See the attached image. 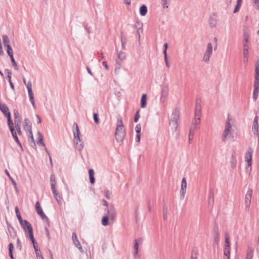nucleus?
<instances>
[{
    "label": "nucleus",
    "instance_id": "f257e3e1",
    "mask_svg": "<svg viewBox=\"0 0 259 259\" xmlns=\"http://www.w3.org/2000/svg\"><path fill=\"white\" fill-rule=\"evenodd\" d=\"M250 37L249 30L247 28H244L243 31V62L246 64L248 58L249 46L248 42Z\"/></svg>",
    "mask_w": 259,
    "mask_h": 259
},
{
    "label": "nucleus",
    "instance_id": "f03ea898",
    "mask_svg": "<svg viewBox=\"0 0 259 259\" xmlns=\"http://www.w3.org/2000/svg\"><path fill=\"white\" fill-rule=\"evenodd\" d=\"M73 126L75 127V131L73 132L75 148L78 151H81L83 147V143L81 140V135L79 132V128L76 122L73 123Z\"/></svg>",
    "mask_w": 259,
    "mask_h": 259
},
{
    "label": "nucleus",
    "instance_id": "7ed1b4c3",
    "mask_svg": "<svg viewBox=\"0 0 259 259\" xmlns=\"http://www.w3.org/2000/svg\"><path fill=\"white\" fill-rule=\"evenodd\" d=\"M180 117V111L178 109H175L172 113L169 124L171 125L175 131H176L178 127V120Z\"/></svg>",
    "mask_w": 259,
    "mask_h": 259
},
{
    "label": "nucleus",
    "instance_id": "20e7f679",
    "mask_svg": "<svg viewBox=\"0 0 259 259\" xmlns=\"http://www.w3.org/2000/svg\"><path fill=\"white\" fill-rule=\"evenodd\" d=\"M125 136V130L124 126H117L115 133V137L117 142H122Z\"/></svg>",
    "mask_w": 259,
    "mask_h": 259
},
{
    "label": "nucleus",
    "instance_id": "39448f33",
    "mask_svg": "<svg viewBox=\"0 0 259 259\" xmlns=\"http://www.w3.org/2000/svg\"><path fill=\"white\" fill-rule=\"evenodd\" d=\"M212 54V46L210 42H209L207 45L206 50L205 52L204 56L203 57V61L208 63L209 61L210 58Z\"/></svg>",
    "mask_w": 259,
    "mask_h": 259
},
{
    "label": "nucleus",
    "instance_id": "423d86ee",
    "mask_svg": "<svg viewBox=\"0 0 259 259\" xmlns=\"http://www.w3.org/2000/svg\"><path fill=\"white\" fill-rule=\"evenodd\" d=\"M0 110L3 112L4 115L7 117L8 124H10L12 123H13L11 119V113L8 106L5 104H1Z\"/></svg>",
    "mask_w": 259,
    "mask_h": 259
},
{
    "label": "nucleus",
    "instance_id": "0eeeda50",
    "mask_svg": "<svg viewBox=\"0 0 259 259\" xmlns=\"http://www.w3.org/2000/svg\"><path fill=\"white\" fill-rule=\"evenodd\" d=\"M17 217L18 219V221L20 223L21 226L25 231V233H27V230L29 229V228L32 227L31 225L27 220H23L21 214L17 215Z\"/></svg>",
    "mask_w": 259,
    "mask_h": 259
},
{
    "label": "nucleus",
    "instance_id": "6e6552de",
    "mask_svg": "<svg viewBox=\"0 0 259 259\" xmlns=\"http://www.w3.org/2000/svg\"><path fill=\"white\" fill-rule=\"evenodd\" d=\"M168 85L163 84L162 86L161 90V96L160 98V102L162 103H164L168 96Z\"/></svg>",
    "mask_w": 259,
    "mask_h": 259
},
{
    "label": "nucleus",
    "instance_id": "1a4fd4ad",
    "mask_svg": "<svg viewBox=\"0 0 259 259\" xmlns=\"http://www.w3.org/2000/svg\"><path fill=\"white\" fill-rule=\"evenodd\" d=\"M35 209L37 213L41 217V218L46 221L47 223H49V220L46 215L44 213L41 207L40 203L38 201H37L35 203Z\"/></svg>",
    "mask_w": 259,
    "mask_h": 259
},
{
    "label": "nucleus",
    "instance_id": "9d476101",
    "mask_svg": "<svg viewBox=\"0 0 259 259\" xmlns=\"http://www.w3.org/2000/svg\"><path fill=\"white\" fill-rule=\"evenodd\" d=\"M253 149L251 147H249L245 153V158L247 162L248 166H251L252 164V158L253 154Z\"/></svg>",
    "mask_w": 259,
    "mask_h": 259
},
{
    "label": "nucleus",
    "instance_id": "9b49d317",
    "mask_svg": "<svg viewBox=\"0 0 259 259\" xmlns=\"http://www.w3.org/2000/svg\"><path fill=\"white\" fill-rule=\"evenodd\" d=\"M8 125L9 126L10 132H11L13 138L14 139L15 142L21 147V148L22 149V145H21L20 141L19 140V139L17 136V133L15 130L13 123H12L11 124H8Z\"/></svg>",
    "mask_w": 259,
    "mask_h": 259
},
{
    "label": "nucleus",
    "instance_id": "f8f14e48",
    "mask_svg": "<svg viewBox=\"0 0 259 259\" xmlns=\"http://www.w3.org/2000/svg\"><path fill=\"white\" fill-rule=\"evenodd\" d=\"M231 125L229 121L228 120L226 123V126L225 128L223 134V137H222V141L225 142L227 138V136L229 135V134L231 132Z\"/></svg>",
    "mask_w": 259,
    "mask_h": 259
},
{
    "label": "nucleus",
    "instance_id": "ddd939ff",
    "mask_svg": "<svg viewBox=\"0 0 259 259\" xmlns=\"http://www.w3.org/2000/svg\"><path fill=\"white\" fill-rule=\"evenodd\" d=\"M107 215L111 220L113 221L116 215V209L113 205H111L107 209Z\"/></svg>",
    "mask_w": 259,
    "mask_h": 259
},
{
    "label": "nucleus",
    "instance_id": "4468645a",
    "mask_svg": "<svg viewBox=\"0 0 259 259\" xmlns=\"http://www.w3.org/2000/svg\"><path fill=\"white\" fill-rule=\"evenodd\" d=\"M252 190L249 189L247 190L245 196V205L246 208L249 207L251 203V199L252 196Z\"/></svg>",
    "mask_w": 259,
    "mask_h": 259
},
{
    "label": "nucleus",
    "instance_id": "2eb2a0df",
    "mask_svg": "<svg viewBox=\"0 0 259 259\" xmlns=\"http://www.w3.org/2000/svg\"><path fill=\"white\" fill-rule=\"evenodd\" d=\"M218 20L215 14H213L210 16L209 19V26L212 28L217 26Z\"/></svg>",
    "mask_w": 259,
    "mask_h": 259
},
{
    "label": "nucleus",
    "instance_id": "dca6fc26",
    "mask_svg": "<svg viewBox=\"0 0 259 259\" xmlns=\"http://www.w3.org/2000/svg\"><path fill=\"white\" fill-rule=\"evenodd\" d=\"M23 127L24 130L27 133L32 131V124L28 118L24 119Z\"/></svg>",
    "mask_w": 259,
    "mask_h": 259
},
{
    "label": "nucleus",
    "instance_id": "f3484780",
    "mask_svg": "<svg viewBox=\"0 0 259 259\" xmlns=\"http://www.w3.org/2000/svg\"><path fill=\"white\" fill-rule=\"evenodd\" d=\"M27 231H28V233L29 238H30V240L31 241L32 244H33L34 248L37 247V242L35 241V240L34 239V236H33V228H32V227L29 228V229L27 230Z\"/></svg>",
    "mask_w": 259,
    "mask_h": 259
},
{
    "label": "nucleus",
    "instance_id": "a211bd4d",
    "mask_svg": "<svg viewBox=\"0 0 259 259\" xmlns=\"http://www.w3.org/2000/svg\"><path fill=\"white\" fill-rule=\"evenodd\" d=\"M254 84L259 85V63H256L255 69Z\"/></svg>",
    "mask_w": 259,
    "mask_h": 259
},
{
    "label": "nucleus",
    "instance_id": "6ab92c4d",
    "mask_svg": "<svg viewBox=\"0 0 259 259\" xmlns=\"http://www.w3.org/2000/svg\"><path fill=\"white\" fill-rule=\"evenodd\" d=\"M72 240L73 241V243L75 245V246L79 250H81L82 246H81L79 240H78L77 235L75 232H73L72 233Z\"/></svg>",
    "mask_w": 259,
    "mask_h": 259
},
{
    "label": "nucleus",
    "instance_id": "aec40b11",
    "mask_svg": "<svg viewBox=\"0 0 259 259\" xmlns=\"http://www.w3.org/2000/svg\"><path fill=\"white\" fill-rule=\"evenodd\" d=\"M214 243L218 244L220 240L219 232L218 226L213 229Z\"/></svg>",
    "mask_w": 259,
    "mask_h": 259
},
{
    "label": "nucleus",
    "instance_id": "412c9836",
    "mask_svg": "<svg viewBox=\"0 0 259 259\" xmlns=\"http://www.w3.org/2000/svg\"><path fill=\"white\" fill-rule=\"evenodd\" d=\"M28 96L29 98V100L30 102L31 103L32 106L34 109H36V105L34 102V97H33V94L32 92V90L30 89V88H28Z\"/></svg>",
    "mask_w": 259,
    "mask_h": 259
},
{
    "label": "nucleus",
    "instance_id": "4be33fe9",
    "mask_svg": "<svg viewBox=\"0 0 259 259\" xmlns=\"http://www.w3.org/2000/svg\"><path fill=\"white\" fill-rule=\"evenodd\" d=\"M28 141L32 147L36 148V144L33 136L32 131L28 132Z\"/></svg>",
    "mask_w": 259,
    "mask_h": 259
},
{
    "label": "nucleus",
    "instance_id": "5701e85b",
    "mask_svg": "<svg viewBox=\"0 0 259 259\" xmlns=\"http://www.w3.org/2000/svg\"><path fill=\"white\" fill-rule=\"evenodd\" d=\"M253 99L255 101L257 99L259 93V85L253 84Z\"/></svg>",
    "mask_w": 259,
    "mask_h": 259
},
{
    "label": "nucleus",
    "instance_id": "b1692460",
    "mask_svg": "<svg viewBox=\"0 0 259 259\" xmlns=\"http://www.w3.org/2000/svg\"><path fill=\"white\" fill-rule=\"evenodd\" d=\"M38 138L37 140V143L38 145H41L43 146H45V144L44 142V136L42 134L40 133V132H37Z\"/></svg>",
    "mask_w": 259,
    "mask_h": 259
},
{
    "label": "nucleus",
    "instance_id": "393cba45",
    "mask_svg": "<svg viewBox=\"0 0 259 259\" xmlns=\"http://www.w3.org/2000/svg\"><path fill=\"white\" fill-rule=\"evenodd\" d=\"M147 104V95L146 94H143L141 99V107L142 108H144L146 107Z\"/></svg>",
    "mask_w": 259,
    "mask_h": 259
},
{
    "label": "nucleus",
    "instance_id": "a878e982",
    "mask_svg": "<svg viewBox=\"0 0 259 259\" xmlns=\"http://www.w3.org/2000/svg\"><path fill=\"white\" fill-rule=\"evenodd\" d=\"M224 259H230V247H224Z\"/></svg>",
    "mask_w": 259,
    "mask_h": 259
},
{
    "label": "nucleus",
    "instance_id": "bb28decb",
    "mask_svg": "<svg viewBox=\"0 0 259 259\" xmlns=\"http://www.w3.org/2000/svg\"><path fill=\"white\" fill-rule=\"evenodd\" d=\"M89 174L90 183L92 184H93L95 182V179L94 178V171L93 169H90L89 170Z\"/></svg>",
    "mask_w": 259,
    "mask_h": 259
},
{
    "label": "nucleus",
    "instance_id": "cd10ccee",
    "mask_svg": "<svg viewBox=\"0 0 259 259\" xmlns=\"http://www.w3.org/2000/svg\"><path fill=\"white\" fill-rule=\"evenodd\" d=\"M214 203V192L212 189L210 190L209 194V200L208 203L209 205H213Z\"/></svg>",
    "mask_w": 259,
    "mask_h": 259
},
{
    "label": "nucleus",
    "instance_id": "c85d7f7f",
    "mask_svg": "<svg viewBox=\"0 0 259 259\" xmlns=\"http://www.w3.org/2000/svg\"><path fill=\"white\" fill-rule=\"evenodd\" d=\"M147 13V8L146 5H142L140 8V14L141 16H145Z\"/></svg>",
    "mask_w": 259,
    "mask_h": 259
},
{
    "label": "nucleus",
    "instance_id": "c756f323",
    "mask_svg": "<svg viewBox=\"0 0 259 259\" xmlns=\"http://www.w3.org/2000/svg\"><path fill=\"white\" fill-rule=\"evenodd\" d=\"M3 42L4 47L9 46L10 45V39L7 35H3Z\"/></svg>",
    "mask_w": 259,
    "mask_h": 259
},
{
    "label": "nucleus",
    "instance_id": "7c9ffc66",
    "mask_svg": "<svg viewBox=\"0 0 259 259\" xmlns=\"http://www.w3.org/2000/svg\"><path fill=\"white\" fill-rule=\"evenodd\" d=\"M134 255L136 257V255L138 254V249H139L138 241L137 239H135L134 240Z\"/></svg>",
    "mask_w": 259,
    "mask_h": 259
},
{
    "label": "nucleus",
    "instance_id": "2f4dec72",
    "mask_svg": "<svg viewBox=\"0 0 259 259\" xmlns=\"http://www.w3.org/2000/svg\"><path fill=\"white\" fill-rule=\"evenodd\" d=\"M14 245L12 243H10L9 244V255L11 259H14V255H13V250H14Z\"/></svg>",
    "mask_w": 259,
    "mask_h": 259
},
{
    "label": "nucleus",
    "instance_id": "473e14b6",
    "mask_svg": "<svg viewBox=\"0 0 259 259\" xmlns=\"http://www.w3.org/2000/svg\"><path fill=\"white\" fill-rule=\"evenodd\" d=\"M54 196L55 198L56 199V201H57L58 203L60 205L62 204V198L59 195V193L56 192L55 193H53Z\"/></svg>",
    "mask_w": 259,
    "mask_h": 259
},
{
    "label": "nucleus",
    "instance_id": "72a5a7b5",
    "mask_svg": "<svg viewBox=\"0 0 259 259\" xmlns=\"http://www.w3.org/2000/svg\"><path fill=\"white\" fill-rule=\"evenodd\" d=\"M163 218L164 220L167 219L168 208L167 207L164 205L163 206Z\"/></svg>",
    "mask_w": 259,
    "mask_h": 259
},
{
    "label": "nucleus",
    "instance_id": "f704fd0d",
    "mask_svg": "<svg viewBox=\"0 0 259 259\" xmlns=\"http://www.w3.org/2000/svg\"><path fill=\"white\" fill-rule=\"evenodd\" d=\"M198 255V250L197 249H193L192 251L190 259H197Z\"/></svg>",
    "mask_w": 259,
    "mask_h": 259
},
{
    "label": "nucleus",
    "instance_id": "c9c22d12",
    "mask_svg": "<svg viewBox=\"0 0 259 259\" xmlns=\"http://www.w3.org/2000/svg\"><path fill=\"white\" fill-rule=\"evenodd\" d=\"M110 218L107 216H104L102 219V224L104 226H106L109 224V219Z\"/></svg>",
    "mask_w": 259,
    "mask_h": 259
},
{
    "label": "nucleus",
    "instance_id": "e433bc0d",
    "mask_svg": "<svg viewBox=\"0 0 259 259\" xmlns=\"http://www.w3.org/2000/svg\"><path fill=\"white\" fill-rule=\"evenodd\" d=\"M120 37H121L122 48V49H124L125 45L126 43V40L125 37L123 35V32H121V33H120Z\"/></svg>",
    "mask_w": 259,
    "mask_h": 259
},
{
    "label": "nucleus",
    "instance_id": "4c0bfd02",
    "mask_svg": "<svg viewBox=\"0 0 259 259\" xmlns=\"http://www.w3.org/2000/svg\"><path fill=\"white\" fill-rule=\"evenodd\" d=\"M236 159H235V154H232L231 160V166L232 168H234L236 166Z\"/></svg>",
    "mask_w": 259,
    "mask_h": 259
},
{
    "label": "nucleus",
    "instance_id": "58836bf2",
    "mask_svg": "<svg viewBox=\"0 0 259 259\" xmlns=\"http://www.w3.org/2000/svg\"><path fill=\"white\" fill-rule=\"evenodd\" d=\"M23 81L24 84L26 86L27 90L28 91V88H30V89L32 90V83L31 81H28L27 82H26V80L25 77H23Z\"/></svg>",
    "mask_w": 259,
    "mask_h": 259
},
{
    "label": "nucleus",
    "instance_id": "ea45409f",
    "mask_svg": "<svg viewBox=\"0 0 259 259\" xmlns=\"http://www.w3.org/2000/svg\"><path fill=\"white\" fill-rule=\"evenodd\" d=\"M118 59L120 60H123L126 58V54L123 52H120L117 55Z\"/></svg>",
    "mask_w": 259,
    "mask_h": 259
},
{
    "label": "nucleus",
    "instance_id": "a19ab883",
    "mask_svg": "<svg viewBox=\"0 0 259 259\" xmlns=\"http://www.w3.org/2000/svg\"><path fill=\"white\" fill-rule=\"evenodd\" d=\"M7 48V52L10 57H13V51L11 46L5 47Z\"/></svg>",
    "mask_w": 259,
    "mask_h": 259
},
{
    "label": "nucleus",
    "instance_id": "79ce46f5",
    "mask_svg": "<svg viewBox=\"0 0 259 259\" xmlns=\"http://www.w3.org/2000/svg\"><path fill=\"white\" fill-rule=\"evenodd\" d=\"M258 128V122H257V117L256 116L254 119V121L252 125V129L256 130Z\"/></svg>",
    "mask_w": 259,
    "mask_h": 259
},
{
    "label": "nucleus",
    "instance_id": "37998d69",
    "mask_svg": "<svg viewBox=\"0 0 259 259\" xmlns=\"http://www.w3.org/2000/svg\"><path fill=\"white\" fill-rule=\"evenodd\" d=\"M170 0H161V5L163 9L167 8Z\"/></svg>",
    "mask_w": 259,
    "mask_h": 259
},
{
    "label": "nucleus",
    "instance_id": "c03bdc74",
    "mask_svg": "<svg viewBox=\"0 0 259 259\" xmlns=\"http://www.w3.org/2000/svg\"><path fill=\"white\" fill-rule=\"evenodd\" d=\"M201 115V108H195V117H200Z\"/></svg>",
    "mask_w": 259,
    "mask_h": 259
},
{
    "label": "nucleus",
    "instance_id": "a18cd8bd",
    "mask_svg": "<svg viewBox=\"0 0 259 259\" xmlns=\"http://www.w3.org/2000/svg\"><path fill=\"white\" fill-rule=\"evenodd\" d=\"M10 58H11V61L12 63L13 66H14L15 69L16 70H18L19 69V68H18V66L17 65L16 62L15 61V60L14 58V56L10 57Z\"/></svg>",
    "mask_w": 259,
    "mask_h": 259
},
{
    "label": "nucleus",
    "instance_id": "49530a36",
    "mask_svg": "<svg viewBox=\"0 0 259 259\" xmlns=\"http://www.w3.org/2000/svg\"><path fill=\"white\" fill-rule=\"evenodd\" d=\"M186 192V189L185 188H181L180 190V199L181 200L183 199L185 197V194Z\"/></svg>",
    "mask_w": 259,
    "mask_h": 259
},
{
    "label": "nucleus",
    "instance_id": "de8ad7c7",
    "mask_svg": "<svg viewBox=\"0 0 259 259\" xmlns=\"http://www.w3.org/2000/svg\"><path fill=\"white\" fill-rule=\"evenodd\" d=\"M117 126H124L122 122V118L120 115H118L117 117Z\"/></svg>",
    "mask_w": 259,
    "mask_h": 259
},
{
    "label": "nucleus",
    "instance_id": "09e8293b",
    "mask_svg": "<svg viewBox=\"0 0 259 259\" xmlns=\"http://www.w3.org/2000/svg\"><path fill=\"white\" fill-rule=\"evenodd\" d=\"M16 247L19 250H21L22 248V245L21 242L19 238H18L17 239Z\"/></svg>",
    "mask_w": 259,
    "mask_h": 259
},
{
    "label": "nucleus",
    "instance_id": "8fccbe9b",
    "mask_svg": "<svg viewBox=\"0 0 259 259\" xmlns=\"http://www.w3.org/2000/svg\"><path fill=\"white\" fill-rule=\"evenodd\" d=\"M93 118H94L95 122L96 124H98L99 123V119L98 117V114L97 113H94L93 114Z\"/></svg>",
    "mask_w": 259,
    "mask_h": 259
},
{
    "label": "nucleus",
    "instance_id": "3c124183",
    "mask_svg": "<svg viewBox=\"0 0 259 259\" xmlns=\"http://www.w3.org/2000/svg\"><path fill=\"white\" fill-rule=\"evenodd\" d=\"M181 188H187V181L185 178H183L182 179Z\"/></svg>",
    "mask_w": 259,
    "mask_h": 259
},
{
    "label": "nucleus",
    "instance_id": "603ef678",
    "mask_svg": "<svg viewBox=\"0 0 259 259\" xmlns=\"http://www.w3.org/2000/svg\"><path fill=\"white\" fill-rule=\"evenodd\" d=\"M140 117V110H138L135 114V117H134V122H138L139 119Z\"/></svg>",
    "mask_w": 259,
    "mask_h": 259
},
{
    "label": "nucleus",
    "instance_id": "864d4df0",
    "mask_svg": "<svg viewBox=\"0 0 259 259\" xmlns=\"http://www.w3.org/2000/svg\"><path fill=\"white\" fill-rule=\"evenodd\" d=\"M225 247H230V244L229 241V237L228 236H225Z\"/></svg>",
    "mask_w": 259,
    "mask_h": 259
},
{
    "label": "nucleus",
    "instance_id": "5fc2aeb1",
    "mask_svg": "<svg viewBox=\"0 0 259 259\" xmlns=\"http://www.w3.org/2000/svg\"><path fill=\"white\" fill-rule=\"evenodd\" d=\"M193 123L195 125H198L200 123V117H195Z\"/></svg>",
    "mask_w": 259,
    "mask_h": 259
},
{
    "label": "nucleus",
    "instance_id": "6e6d98bb",
    "mask_svg": "<svg viewBox=\"0 0 259 259\" xmlns=\"http://www.w3.org/2000/svg\"><path fill=\"white\" fill-rule=\"evenodd\" d=\"M5 72L7 74V78L12 77V72L9 69H5Z\"/></svg>",
    "mask_w": 259,
    "mask_h": 259
},
{
    "label": "nucleus",
    "instance_id": "4d7b16f0",
    "mask_svg": "<svg viewBox=\"0 0 259 259\" xmlns=\"http://www.w3.org/2000/svg\"><path fill=\"white\" fill-rule=\"evenodd\" d=\"M16 130L19 135H21L22 134V132L21 130V125H15Z\"/></svg>",
    "mask_w": 259,
    "mask_h": 259
},
{
    "label": "nucleus",
    "instance_id": "13d9d810",
    "mask_svg": "<svg viewBox=\"0 0 259 259\" xmlns=\"http://www.w3.org/2000/svg\"><path fill=\"white\" fill-rule=\"evenodd\" d=\"M195 108H201L200 100L197 99L195 104Z\"/></svg>",
    "mask_w": 259,
    "mask_h": 259
},
{
    "label": "nucleus",
    "instance_id": "bf43d9fd",
    "mask_svg": "<svg viewBox=\"0 0 259 259\" xmlns=\"http://www.w3.org/2000/svg\"><path fill=\"white\" fill-rule=\"evenodd\" d=\"M135 130H136L137 134H140L141 130V125L139 124H137L136 126V127H135Z\"/></svg>",
    "mask_w": 259,
    "mask_h": 259
},
{
    "label": "nucleus",
    "instance_id": "052dcab7",
    "mask_svg": "<svg viewBox=\"0 0 259 259\" xmlns=\"http://www.w3.org/2000/svg\"><path fill=\"white\" fill-rule=\"evenodd\" d=\"M14 122L15 125H21V118H15Z\"/></svg>",
    "mask_w": 259,
    "mask_h": 259
},
{
    "label": "nucleus",
    "instance_id": "680f3d73",
    "mask_svg": "<svg viewBox=\"0 0 259 259\" xmlns=\"http://www.w3.org/2000/svg\"><path fill=\"white\" fill-rule=\"evenodd\" d=\"M194 133H195L194 129L192 127H191L190 128L189 137H193V136L194 135Z\"/></svg>",
    "mask_w": 259,
    "mask_h": 259
},
{
    "label": "nucleus",
    "instance_id": "e2e57ef3",
    "mask_svg": "<svg viewBox=\"0 0 259 259\" xmlns=\"http://www.w3.org/2000/svg\"><path fill=\"white\" fill-rule=\"evenodd\" d=\"M168 47V44L167 43H165L163 45V54L164 56H166L167 55L166 51Z\"/></svg>",
    "mask_w": 259,
    "mask_h": 259
},
{
    "label": "nucleus",
    "instance_id": "0e129e2a",
    "mask_svg": "<svg viewBox=\"0 0 259 259\" xmlns=\"http://www.w3.org/2000/svg\"><path fill=\"white\" fill-rule=\"evenodd\" d=\"M56 184H51V189L53 193H55L58 192L56 189Z\"/></svg>",
    "mask_w": 259,
    "mask_h": 259
},
{
    "label": "nucleus",
    "instance_id": "69168bd1",
    "mask_svg": "<svg viewBox=\"0 0 259 259\" xmlns=\"http://www.w3.org/2000/svg\"><path fill=\"white\" fill-rule=\"evenodd\" d=\"M241 5H240L239 4H236V5L235 7L234 10V13H237L239 11L240 7H241Z\"/></svg>",
    "mask_w": 259,
    "mask_h": 259
},
{
    "label": "nucleus",
    "instance_id": "338daca9",
    "mask_svg": "<svg viewBox=\"0 0 259 259\" xmlns=\"http://www.w3.org/2000/svg\"><path fill=\"white\" fill-rule=\"evenodd\" d=\"M50 181L51 184H56V182L55 180V177L54 175H52L50 177Z\"/></svg>",
    "mask_w": 259,
    "mask_h": 259
},
{
    "label": "nucleus",
    "instance_id": "774afa93",
    "mask_svg": "<svg viewBox=\"0 0 259 259\" xmlns=\"http://www.w3.org/2000/svg\"><path fill=\"white\" fill-rule=\"evenodd\" d=\"M253 3L257 9H259V0H253Z\"/></svg>",
    "mask_w": 259,
    "mask_h": 259
}]
</instances>
